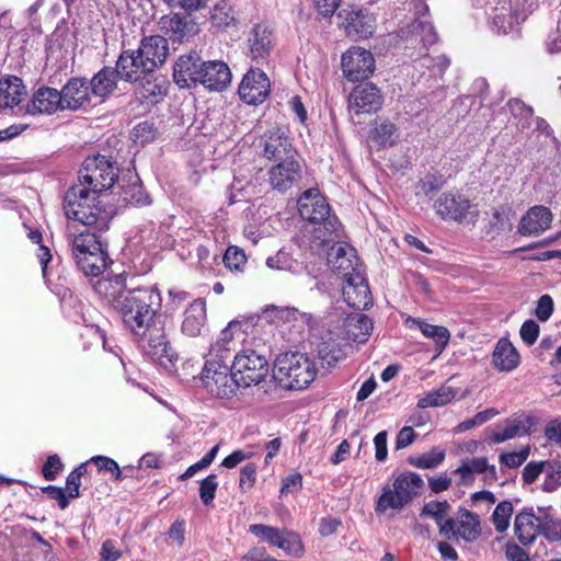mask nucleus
I'll use <instances>...</instances> for the list:
<instances>
[{"instance_id":"1","label":"nucleus","mask_w":561,"mask_h":561,"mask_svg":"<svg viewBox=\"0 0 561 561\" xmlns=\"http://www.w3.org/2000/svg\"><path fill=\"white\" fill-rule=\"evenodd\" d=\"M116 311L133 334H145L161 307L160 293L153 288H135L122 300Z\"/></svg>"},{"instance_id":"2","label":"nucleus","mask_w":561,"mask_h":561,"mask_svg":"<svg viewBox=\"0 0 561 561\" xmlns=\"http://www.w3.org/2000/svg\"><path fill=\"white\" fill-rule=\"evenodd\" d=\"M101 195L92 194L82 184H75L65 194L64 209L68 219L83 226H94L98 230L108 228L111 211L101 206Z\"/></svg>"},{"instance_id":"3","label":"nucleus","mask_w":561,"mask_h":561,"mask_svg":"<svg viewBox=\"0 0 561 561\" xmlns=\"http://www.w3.org/2000/svg\"><path fill=\"white\" fill-rule=\"evenodd\" d=\"M298 211L304 220L318 225L313 228L312 236L319 241V245H327L336 237L339 219L331 214L327 198L318 188H309L301 194L298 199Z\"/></svg>"},{"instance_id":"4","label":"nucleus","mask_w":561,"mask_h":561,"mask_svg":"<svg viewBox=\"0 0 561 561\" xmlns=\"http://www.w3.org/2000/svg\"><path fill=\"white\" fill-rule=\"evenodd\" d=\"M273 371L279 383L291 390L307 388L316 377L314 364L298 352L278 355Z\"/></svg>"},{"instance_id":"5","label":"nucleus","mask_w":561,"mask_h":561,"mask_svg":"<svg viewBox=\"0 0 561 561\" xmlns=\"http://www.w3.org/2000/svg\"><path fill=\"white\" fill-rule=\"evenodd\" d=\"M424 481L415 472H403L397 477L392 486H383L376 502V512L385 513L388 510L400 511L410 504L414 497L421 495Z\"/></svg>"},{"instance_id":"6","label":"nucleus","mask_w":561,"mask_h":561,"mask_svg":"<svg viewBox=\"0 0 561 561\" xmlns=\"http://www.w3.org/2000/svg\"><path fill=\"white\" fill-rule=\"evenodd\" d=\"M231 357V354H227V358L224 359L208 357L204 365L201 374L202 383L215 397L230 398L240 387L234 377Z\"/></svg>"},{"instance_id":"7","label":"nucleus","mask_w":561,"mask_h":561,"mask_svg":"<svg viewBox=\"0 0 561 561\" xmlns=\"http://www.w3.org/2000/svg\"><path fill=\"white\" fill-rule=\"evenodd\" d=\"M118 178V168L105 156L88 157L79 171L78 184H82L100 195L111 188Z\"/></svg>"},{"instance_id":"8","label":"nucleus","mask_w":561,"mask_h":561,"mask_svg":"<svg viewBox=\"0 0 561 561\" xmlns=\"http://www.w3.org/2000/svg\"><path fill=\"white\" fill-rule=\"evenodd\" d=\"M434 208L438 217L444 220H454L459 224L468 222L474 225L480 211L478 205L458 191H447L442 193L434 203Z\"/></svg>"},{"instance_id":"9","label":"nucleus","mask_w":561,"mask_h":561,"mask_svg":"<svg viewBox=\"0 0 561 561\" xmlns=\"http://www.w3.org/2000/svg\"><path fill=\"white\" fill-rule=\"evenodd\" d=\"M231 364L239 386L244 388L259 385L268 373L267 359L253 350L241 351L233 356Z\"/></svg>"},{"instance_id":"10","label":"nucleus","mask_w":561,"mask_h":561,"mask_svg":"<svg viewBox=\"0 0 561 561\" xmlns=\"http://www.w3.org/2000/svg\"><path fill=\"white\" fill-rule=\"evenodd\" d=\"M257 148L262 157L274 162L297 157L288 130L277 125L261 135Z\"/></svg>"},{"instance_id":"11","label":"nucleus","mask_w":561,"mask_h":561,"mask_svg":"<svg viewBox=\"0 0 561 561\" xmlns=\"http://www.w3.org/2000/svg\"><path fill=\"white\" fill-rule=\"evenodd\" d=\"M271 92V83L266 73L257 68H250L243 76L238 93L249 105L262 104Z\"/></svg>"},{"instance_id":"12","label":"nucleus","mask_w":561,"mask_h":561,"mask_svg":"<svg viewBox=\"0 0 561 561\" xmlns=\"http://www.w3.org/2000/svg\"><path fill=\"white\" fill-rule=\"evenodd\" d=\"M342 70L350 81L364 80L375 70L374 56L364 48L351 47L342 55Z\"/></svg>"},{"instance_id":"13","label":"nucleus","mask_w":561,"mask_h":561,"mask_svg":"<svg viewBox=\"0 0 561 561\" xmlns=\"http://www.w3.org/2000/svg\"><path fill=\"white\" fill-rule=\"evenodd\" d=\"M145 331V334H134L139 339L142 350L150 355L153 359L160 360L173 358V351L165 336L163 324L159 325L154 320Z\"/></svg>"},{"instance_id":"14","label":"nucleus","mask_w":561,"mask_h":561,"mask_svg":"<svg viewBox=\"0 0 561 561\" xmlns=\"http://www.w3.org/2000/svg\"><path fill=\"white\" fill-rule=\"evenodd\" d=\"M398 36L411 47L416 48L420 45L424 50L438 41L433 22L427 18L413 19L407 25L400 27Z\"/></svg>"},{"instance_id":"15","label":"nucleus","mask_w":561,"mask_h":561,"mask_svg":"<svg viewBox=\"0 0 561 561\" xmlns=\"http://www.w3.org/2000/svg\"><path fill=\"white\" fill-rule=\"evenodd\" d=\"M380 90L373 83L366 82L353 89L348 96V111L351 114H371L382 106Z\"/></svg>"},{"instance_id":"16","label":"nucleus","mask_w":561,"mask_h":561,"mask_svg":"<svg viewBox=\"0 0 561 561\" xmlns=\"http://www.w3.org/2000/svg\"><path fill=\"white\" fill-rule=\"evenodd\" d=\"M252 531L261 540L280 548L289 556L300 557L304 552L300 536L288 528H252Z\"/></svg>"},{"instance_id":"17","label":"nucleus","mask_w":561,"mask_h":561,"mask_svg":"<svg viewBox=\"0 0 561 561\" xmlns=\"http://www.w3.org/2000/svg\"><path fill=\"white\" fill-rule=\"evenodd\" d=\"M301 179V165L296 158L276 161L268 171V182L274 190L286 192Z\"/></svg>"},{"instance_id":"18","label":"nucleus","mask_w":561,"mask_h":561,"mask_svg":"<svg viewBox=\"0 0 561 561\" xmlns=\"http://www.w3.org/2000/svg\"><path fill=\"white\" fill-rule=\"evenodd\" d=\"M59 92L64 111H78L91 104L92 93L84 78L69 79Z\"/></svg>"},{"instance_id":"19","label":"nucleus","mask_w":561,"mask_h":561,"mask_svg":"<svg viewBox=\"0 0 561 561\" xmlns=\"http://www.w3.org/2000/svg\"><path fill=\"white\" fill-rule=\"evenodd\" d=\"M160 30L169 36L173 43H184L197 33L196 23L180 13L163 15L159 21Z\"/></svg>"},{"instance_id":"20","label":"nucleus","mask_w":561,"mask_h":561,"mask_svg":"<svg viewBox=\"0 0 561 561\" xmlns=\"http://www.w3.org/2000/svg\"><path fill=\"white\" fill-rule=\"evenodd\" d=\"M343 296L346 304L356 310H365L373 305V296L368 283L362 274L346 276Z\"/></svg>"},{"instance_id":"21","label":"nucleus","mask_w":561,"mask_h":561,"mask_svg":"<svg viewBox=\"0 0 561 561\" xmlns=\"http://www.w3.org/2000/svg\"><path fill=\"white\" fill-rule=\"evenodd\" d=\"M553 215L551 210L542 205L530 207L522 217L517 231L522 236H540L551 226Z\"/></svg>"},{"instance_id":"22","label":"nucleus","mask_w":561,"mask_h":561,"mask_svg":"<svg viewBox=\"0 0 561 561\" xmlns=\"http://www.w3.org/2000/svg\"><path fill=\"white\" fill-rule=\"evenodd\" d=\"M249 56L256 64L267 60L273 49V33L265 24L254 25L248 37Z\"/></svg>"},{"instance_id":"23","label":"nucleus","mask_w":561,"mask_h":561,"mask_svg":"<svg viewBox=\"0 0 561 561\" xmlns=\"http://www.w3.org/2000/svg\"><path fill=\"white\" fill-rule=\"evenodd\" d=\"M204 61L196 53L182 55L173 67L174 82L181 88H188L191 84H197L202 73Z\"/></svg>"},{"instance_id":"24","label":"nucleus","mask_w":561,"mask_h":561,"mask_svg":"<svg viewBox=\"0 0 561 561\" xmlns=\"http://www.w3.org/2000/svg\"><path fill=\"white\" fill-rule=\"evenodd\" d=\"M144 62L138 49L124 50L116 61L121 80L136 82L146 79V76H151L154 71L150 67H144Z\"/></svg>"},{"instance_id":"25","label":"nucleus","mask_w":561,"mask_h":561,"mask_svg":"<svg viewBox=\"0 0 561 561\" xmlns=\"http://www.w3.org/2000/svg\"><path fill=\"white\" fill-rule=\"evenodd\" d=\"M198 83L209 91H222L231 82L228 65L220 60L204 61Z\"/></svg>"},{"instance_id":"26","label":"nucleus","mask_w":561,"mask_h":561,"mask_svg":"<svg viewBox=\"0 0 561 561\" xmlns=\"http://www.w3.org/2000/svg\"><path fill=\"white\" fill-rule=\"evenodd\" d=\"M58 111H64L60 92L55 88L48 87L37 89L26 106V112L31 115H50Z\"/></svg>"},{"instance_id":"27","label":"nucleus","mask_w":561,"mask_h":561,"mask_svg":"<svg viewBox=\"0 0 561 561\" xmlns=\"http://www.w3.org/2000/svg\"><path fill=\"white\" fill-rule=\"evenodd\" d=\"M140 58H144V67H150L153 71L160 67L169 54L168 39L160 35H152L141 39L137 48Z\"/></svg>"},{"instance_id":"28","label":"nucleus","mask_w":561,"mask_h":561,"mask_svg":"<svg viewBox=\"0 0 561 561\" xmlns=\"http://www.w3.org/2000/svg\"><path fill=\"white\" fill-rule=\"evenodd\" d=\"M95 293L114 310L118 308L130 290L126 289L125 277L122 274L111 278H101L93 285Z\"/></svg>"},{"instance_id":"29","label":"nucleus","mask_w":561,"mask_h":561,"mask_svg":"<svg viewBox=\"0 0 561 561\" xmlns=\"http://www.w3.org/2000/svg\"><path fill=\"white\" fill-rule=\"evenodd\" d=\"M344 16L343 27L348 36L367 38L374 33L375 20L364 10L342 11L339 16Z\"/></svg>"},{"instance_id":"30","label":"nucleus","mask_w":561,"mask_h":561,"mask_svg":"<svg viewBox=\"0 0 561 561\" xmlns=\"http://www.w3.org/2000/svg\"><path fill=\"white\" fill-rule=\"evenodd\" d=\"M536 424V419L531 415L524 417L506 419L502 425L493 432L491 439L496 443H504L515 437H522L530 434V428Z\"/></svg>"},{"instance_id":"31","label":"nucleus","mask_w":561,"mask_h":561,"mask_svg":"<svg viewBox=\"0 0 561 561\" xmlns=\"http://www.w3.org/2000/svg\"><path fill=\"white\" fill-rule=\"evenodd\" d=\"M354 249L346 244H334L328 253V263L333 271L341 274L345 279L346 276L360 274L354 265Z\"/></svg>"},{"instance_id":"32","label":"nucleus","mask_w":561,"mask_h":561,"mask_svg":"<svg viewBox=\"0 0 561 561\" xmlns=\"http://www.w3.org/2000/svg\"><path fill=\"white\" fill-rule=\"evenodd\" d=\"M205 323L206 301L204 299H195L183 313L182 333L191 337L198 336Z\"/></svg>"},{"instance_id":"33","label":"nucleus","mask_w":561,"mask_h":561,"mask_svg":"<svg viewBox=\"0 0 561 561\" xmlns=\"http://www.w3.org/2000/svg\"><path fill=\"white\" fill-rule=\"evenodd\" d=\"M121 79L117 66L103 67L90 80L89 87L92 95L104 99L112 94L117 88V80Z\"/></svg>"},{"instance_id":"34","label":"nucleus","mask_w":561,"mask_h":561,"mask_svg":"<svg viewBox=\"0 0 561 561\" xmlns=\"http://www.w3.org/2000/svg\"><path fill=\"white\" fill-rule=\"evenodd\" d=\"M514 526H556L552 507H524L516 514Z\"/></svg>"},{"instance_id":"35","label":"nucleus","mask_w":561,"mask_h":561,"mask_svg":"<svg viewBox=\"0 0 561 561\" xmlns=\"http://www.w3.org/2000/svg\"><path fill=\"white\" fill-rule=\"evenodd\" d=\"M373 321L364 313L353 312L344 320V331L348 340L365 343L373 331Z\"/></svg>"},{"instance_id":"36","label":"nucleus","mask_w":561,"mask_h":561,"mask_svg":"<svg viewBox=\"0 0 561 561\" xmlns=\"http://www.w3.org/2000/svg\"><path fill=\"white\" fill-rule=\"evenodd\" d=\"M494 367L501 371H511L519 364V354L507 339H501L492 355Z\"/></svg>"},{"instance_id":"37","label":"nucleus","mask_w":561,"mask_h":561,"mask_svg":"<svg viewBox=\"0 0 561 561\" xmlns=\"http://www.w3.org/2000/svg\"><path fill=\"white\" fill-rule=\"evenodd\" d=\"M25 93V85L20 78L10 76L0 80V107L12 108L20 104Z\"/></svg>"},{"instance_id":"38","label":"nucleus","mask_w":561,"mask_h":561,"mask_svg":"<svg viewBox=\"0 0 561 561\" xmlns=\"http://www.w3.org/2000/svg\"><path fill=\"white\" fill-rule=\"evenodd\" d=\"M108 255L106 249L100 243V249L88 253L76 264L87 276H99L107 266Z\"/></svg>"},{"instance_id":"39","label":"nucleus","mask_w":561,"mask_h":561,"mask_svg":"<svg viewBox=\"0 0 561 561\" xmlns=\"http://www.w3.org/2000/svg\"><path fill=\"white\" fill-rule=\"evenodd\" d=\"M167 93V81L163 77L158 76L150 79H140V87L137 90L139 98L150 104H156Z\"/></svg>"},{"instance_id":"40","label":"nucleus","mask_w":561,"mask_h":561,"mask_svg":"<svg viewBox=\"0 0 561 561\" xmlns=\"http://www.w3.org/2000/svg\"><path fill=\"white\" fill-rule=\"evenodd\" d=\"M69 242L71 244L73 260L77 263L82 257L88 255V253H92L93 251L99 250L101 240L100 237L95 233L84 231L73 236Z\"/></svg>"},{"instance_id":"41","label":"nucleus","mask_w":561,"mask_h":561,"mask_svg":"<svg viewBox=\"0 0 561 561\" xmlns=\"http://www.w3.org/2000/svg\"><path fill=\"white\" fill-rule=\"evenodd\" d=\"M450 505L447 501H431L423 507L422 515L430 516L437 526H456V522L449 516Z\"/></svg>"},{"instance_id":"42","label":"nucleus","mask_w":561,"mask_h":561,"mask_svg":"<svg viewBox=\"0 0 561 561\" xmlns=\"http://www.w3.org/2000/svg\"><path fill=\"white\" fill-rule=\"evenodd\" d=\"M456 397V390L449 386H442L438 389L427 392L417 401L420 409H427L434 407H443L449 403Z\"/></svg>"},{"instance_id":"43","label":"nucleus","mask_w":561,"mask_h":561,"mask_svg":"<svg viewBox=\"0 0 561 561\" xmlns=\"http://www.w3.org/2000/svg\"><path fill=\"white\" fill-rule=\"evenodd\" d=\"M119 201L123 204L130 206H144L150 204V198L138 180L121 188Z\"/></svg>"},{"instance_id":"44","label":"nucleus","mask_w":561,"mask_h":561,"mask_svg":"<svg viewBox=\"0 0 561 561\" xmlns=\"http://www.w3.org/2000/svg\"><path fill=\"white\" fill-rule=\"evenodd\" d=\"M488 469L490 470L492 478L495 479V468L494 466L489 467L488 460L485 458H473L470 460L462 461V463L455 470V472L460 474L462 482L466 483L467 481L472 479L473 473H483Z\"/></svg>"},{"instance_id":"45","label":"nucleus","mask_w":561,"mask_h":561,"mask_svg":"<svg viewBox=\"0 0 561 561\" xmlns=\"http://www.w3.org/2000/svg\"><path fill=\"white\" fill-rule=\"evenodd\" d=\"M481 535V528H439V537L451 540L461 547L462 542L474 541Z\"/></svg>"},{"instance_id":"46","label":"nucleus","mask_w":561,"mask_h":561,"mask_svg":"<svg viewBox=\"0 0 561 561\" xmlns=\"http://www.w3.org/2000/svg\"><path fill=\"white\" fill-rule=\"evenodd\" d=\"M234 323L230 322L219 334L217 341L211 345L208 357L224 359L227 354H231L230 343L232 342L233 334L232 328Z\"/></svg>"},{"instance_id":"47","label":"nucleus","mask_w":561,"mask_h":561,"mask_svg":"<svg viewBox=\"0 0 561 561\" xmlns=\"http://www.w3.org/2000/svg\"><path fill=\"white\" fill-rule=\"evenodd\" d=\"M210 20L216 27H227L236 21L234 11L226 0H219L213 8Z\"/></svg>"},{"instance_id":"48","label":"nucleus","mask_w":561,"mask_h":561,"mask_svg":"<svg viewBox=\"0 0 561 561\" xmlns=\"http://www.w3.org/2000/svg\"><path fill=\"white\" fill-rule=\"evenodd\" d=\"M420 331L425 337L435 342L438 354L445 350L450 339V333L447 328L443 325L430 324L426 321L420 325Z\"/></svg>"},{"instance_id":"49","label":"nucleus","mask_w":561,"mask_h":561,"mask_svg":"<svg viewBox=\"0 0 561 561\" xmlns=\"http://www.w3.org/2000/svg\"><path fill=\"white\" fill-rule=\"evenodd\" d=\"M511 114L518 118L517 125L522 128H529L534 116L533 107L526 105L519 99H512L507 102Z\"/></svg>"},{"instance_id":"50","label":"nucleus","mask_w":561,"mask_h":561,"mask_svg":"<svg viewBox=\"0 0 561 561\" xmlns=\"http://www.w3.org/2000/svg\"><path fill=\"white\" fill-rule=\"evenodd\" d=\"M546 479L542 490L553 492L561 485V460L545 461Z\"/></svg>"},{"instance_id":"51","label":"nucleus","mask_w":561,"mask_h":561,"mask_svg":"<svg viewBox=\"0 0 561 561\" xmlns=\"http://www.w3.org/2000/svg\"><path fill=\"white\" fill-rule=\"evenodd\" d=\"M266 265L272 270L293 272L297 267V261L288 252L279 250L274 256L266 259Z\"/></svg>"},{"instance_id":"52","label":"nucleus","mask_w":561,"mask_h":561,"mask_svg":"<svg viewBox=\"0 0 561 561\" xmlns=\"http://www.w3.org/2000/svg\"><path fill=\"white\" fill-rule=\"evenodd\" d=\"M445 458V453L439 449H433L430 454L420 457H412L409 462L421 469H433L437 467Z\"/></svg>"},{"instance_id":"53","label":"nucleus","mask_w":561,"mask_h":561,"mask_svg":"<svg viewBox=\"0 0 561 561\" xmlns=\"http://www.w3.org/2000/svg\"><path fill=\"white\" fill-rule=\"evenodd\" d=\"M318 354L322 364L328 366L335 365L344 357L343 351L336 344L330 342L321 343L318 350Z\"/></svg>"},{"instance_id":"54","label":"nucleus","mask_w":561,"mask_h":561,"mask_svg":"<svg viewBox=\"0 0 561 561\" xmlns=\"http://www.w3.org/2000/svg\"><path fill=\"white\" fill-rule=\"evenodd\" d=\"M222 261L230 271H241L247 263V256L238 247H229L225 252Z\"/></svg>"},{"instance_id":"55","label":"nucleus","mask_w":561,"mask_h":561,"mask_svg":"<svg viewBox=\"0 0 561 561\" xmlns=\"http://www.w3.org/2000/svg\"><path fill=\"white\" fill-rule=\"evenodd\" d=\"M445 184V180L440 174L428 173L422 178L417 184L419 194L430 196L434 192L439 191Z\"/></svg>"},{"instance_id":"56","label":"nucleus","mask_w":561,"mask_h":561,"mask_svg":"<svg viewBox=\"0 0 561 561\" xmlns=\"http://www.w3.org/2000/svg\"><path fill=\"white\" fill-rule=\"evenodd\" d=\"M156 137V128L152 123L142 122L136 125L131 130V138L135 142L145 145Z\"/></svg>"},{"instance_id":"57","label":"nucleus","mask_w":561,"mask_h":561,"mask_svg":"<svg viewBox=\"0 0 561 561\" xmlns=\"http://www.w3.org/2000/svg\"><path fill=\"white\" fill-rule=\"evenodd\" d=\"M514 513L511 501L500 502L492 514L494 526H510V519Z\"/></svg>"},{"instance_id":"58","label":"nucleus","mask_w":561,"mask_h":561,"mask_svg":"<svg viewBox=\"0 0 561 561\" xmlns=\"http://www.w3.org/2000/svg\"><path fill=\"white\" fill-rule=\"evenodd\" d=\"M87 472V467L84 463L77 467L73 471L69 473L66 481V492L68 497L75 499L79 496V486L80 479Z\"/></svg>"},{"instance_id":"59","label":"nucleus","mask_w":561,"mask_h":561,"mask_svg":"<svg viewBox=\"0 0 561 561\" xmlns=\"http://www.w3.org/2000/svg\"><path fill=\"white\" fill-rule=\"evenodd\" d=\"M217 486L218 482L216 474H209L202 480L199 485V497L205 505H208L215 499Z\"/></svg>"},{"instance_id":"60","label":"nucleus","mask_w":561,"mask_h":561,"mask_svg":"<svg viewBox=\"0 0 561 561\" xmlns=\"http://www.w3.org/2000/svg\"><path fill=\"white\" fill-rule=\"evenodd\" d=\"M528 456H529V447H525L519 451L502 454L500 456V461H501V463L505 465L508 468H517L523 462L526 461Z\"/></svg>"},{"instance_id":"61","label":"nucleus","mask_w":561,"mask_h":561,"mask_svg":"<svg viewBox=\"0 0 561 561\" xmlns=\"http://www.w3.org/2000/svg\"><path fill=\"white\" fill-rule=\"evenodd\" d=\"M90 461L94 462L100 471L104 470L113 473L116 480L122 478V471L115 460L105 456H95Z\"/></svg>"},{"instance_id":"62","label":"nucleus","mask_w":561,"mask_h":561,"mask_svg":"<svg viewBox=\"0 0 561 561\" xmlns=\"http://www.w3.org/2000/svg\"><path fill=\"white\" fill-rule=\"evenodd\" d=\"M542 472H545V461H530L523 469V481L531 484Z\"/></svg>"},{"instance_id":"63","label":"nucleus","mask_w":561,"mask_h":561,"mask_svg":"<svg viewBox=\"0 0 561 561\" xmlns=\"http://www.w3.org/2000/svg\"><path fill=\"white\" fill-rule=\"evenodd\" d=\"M553 312V300L549 295H542L535 310V314L540 321H547Z\"/></svg>"},{"instance_id":"64","label":"nucleus","mask_w":561,"mask_h":561,"mask_svg":"<svg viewBox=\"0 0 561 561\" xmlns=\"http://www.w3.org/2000/svg\"><path fill=\"white\" fill-rule=\"evenodd\" d=\"M519 333L527 345H533L539 335V325L534 320H526L522 324Z\"/></svg>"}]
</instances>
